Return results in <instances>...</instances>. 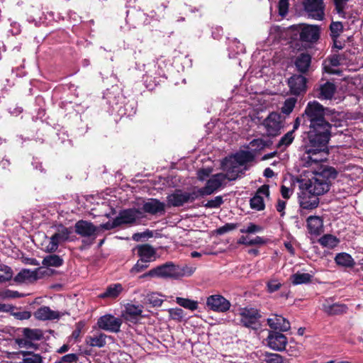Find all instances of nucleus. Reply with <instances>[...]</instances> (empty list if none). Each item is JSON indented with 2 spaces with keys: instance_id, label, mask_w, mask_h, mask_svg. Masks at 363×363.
<instances>
[{
  "instance_id": "obj_1",
  "label": "nucleus",
  "mask_w": 363,
  "mask_h": 363,
  "mask_svg": "<svg viewBox=\"0 0 363 363\" xmlns=\"http://www.w3.org/2000/svg\"><path fill=\"white\" fill-rule=\"evenodd\" d=\"M340 113L334 108L324 106L318 101H310L302 113L303 125L308 126L306 132L304 165L310 167L325 160L328 154V145L333 127L341 125Z\"/></svg>"
},
{
  "instance_id": "obj_2",
  "label": "nucleus",
  "mask_w": 363,
  "mask_h": 363,
  "mask_svg": "<svg viewBox=\"0 0 363 363\" xmlns=\"http://www.w3.org/2000/svg\"><path fill=\"white\" fill-rule=\"evenodd\" d=\"M338 174L335 168L330 166H321L320 169L315 172V176L301 184L302 189L313 196H320L327 193L333 182Z\"/></svg>"
},
{
  "instance_id": "obj_3",
  "label": "nucleus",
  "mask_w": 363,
  "mask_h": 363,
  "mask_svg": "<svg viewBox=\"0 0 363 363\" xmlns=\"http://www.w3.org/2000/svg\"><path fill=\"white\" fill-rule=\"evenodd\" d=\"M290 28L294 32V38L304 43H315L320 36V28L316 25L301 23L293 25Z\"/></svg>"
},
{
  "instance_id": "obj_4",
  "label": "nucleus",
  "mask_w": 363,
  "mask_h": 363,
  "mask_svg": "<svg viewBox=\"0 0 363 363\" xmlns=\"http://www.w3.org/2000/svg\"><path fill=\"white\" fill-rule=\"evenodd\" d=\"M22 337H17L14 339L15 343L20 348L34 349L38 348V345L35 341L41 340L43 338V332L38 328H23L21 329Z\"/></svg>"
},
{
  "instance_id": "obj_5",
  "label": "nucleus",
  "mask_w": 363,
  "mask_h": 363,
  "mask_svg": "<svg viewBox=\"0 0 363 363\" xmlns=\"http://www.w3.org/2000/svg\"><path fill=\"white\" fill-rule=\"evenodd\" d=\"M156 278L178 279L186 274V267H181L172 262H167L154 267Z\"/></svg>"
},
{
  "instance_id": "obj_6",
  "label": "nucleus",
  "mask_w": 363,
  "mask_h": 363,
  "mask_svg": "<svg viewBox=\"0 0 363 363\" xmlns=\"http://www.w3.org/2000/svg\"><path fill=\"white\" fill-rule=\"evenodd\" d=\"M240 324L247 328L257 330L260 324L259 320L262 315L259 311L255 308H243L239 313Z\"/></svg>"
},
{
  "instance_id": "obj_7",
  "label": "nucleus",
  "mask_w": 363,
  "mask_h": 363,
  "mask_svg": "<svg viewBox=\"0 0 363 363\" xmlns=\"http://www.w3.org/2000/svg\"><path fill=\"white\" fill-rule=\"evenodd\" d=\"M262 125L266 129L268 137H276L280 135L281 129L283 128L282 117L280 113L272 111L263 121Z\"/></svg>"
},
{
  "instance_id": "obj_8",
  "label": "nucleus",
  "mask_w": 363,
  "mask_h": 363,
  "mask_svg": "<svg viewBox=\"0 0 363 363\" xmlns=\"http://www.w3.org/2000/svg\"><path fill=\"white\" fill-rule=\"evenodd\" d=\"M145 218V215L140 208H130L120 211L116 218L118 226L122 225H133L137 220Z\"/></svg>"
},
{
  "instance_id": "obj_9",
  "label": "nucleus",
  "mask_w": 363,
  "mask_h": 363,
  "mask_svg": "<svg viewBox=\"0 0 363 363\" xmlns=\"http://www.w3.org/2000/svg\"><path fill=\"white\" fill-rule=\"evenodd\" d=\"M303 6L309 16L315 20L324 18L325 5L323 0H303Z\"/></svg>"
},
{
  "instance_id": "obj_10",
  "label": "nucleus",
  "mask_w": 363,
  "mask_h": 363,
  "mask_svg": "<svg viewBox=\"0 0 363 363\" xmlns=\"http://www.w3.org/2000/svg\"><path fill=\"white\" fill-rule=\"evenodd\" d=\"M97 325L99 328L104 330L118 333L122 325V320L121 318H116L111 314H106L98 319Z\"/></svg>"
},
{
  "instance_id": "obj_11",
  "label": "nucleus",
  "mask_w": 363,
  "mask_h": 363,
  "mask_svg": "<svg viewBox=\"0 0 363 363\" xmlns=\"http://www.w3.org/2000/svg\"><path fill=\"white\" fill-rule=\"evenodd\" d=\"M221 169L225 171L226 173L223 174L225 180L234 181L237 179L240 175L244 174L245 171L247 169L245 167L243 169H238L237 165L230 158L225 157L221 162Z\"/></svg>"
},
{
  "instance_id": "obj_12",
  "label": "nucleus",
  "mask_w": 363,
  "mask_h": 363,
  "mask_svg": "<svg viewBox=\"0 0 363 363\" xmlns=\"http://www.w3.org/2000/svg\"><path fill=\"white\" fill-rule=\"evenodd\" d=\"M262 195H264L267 198L269 197V186L264 184L259 187L252 198L250 200V206L252 209L260 211L265 208V203Z\"/></svg>"
},
{
  "instance_id": "obj_13",
  "label": "nucleus",
  "mask_w": 363,
  "mask_h": 363,
  "mask_svg": "<svg viewBox=\"0 0 363 363\" xmlns=\"http://www.w3.org/2000/svg\"><path fill=\"white\" fill-rule=\"evenodd\" d=\"M277 331H269L266 339L268 346L275 351H283L287 345V337L282 333Z\"/></svg>"
},
{
  "instance_id": "obj_14",
  "label": "nucleus",
  "mask_w": 363,
  "mask_h": 363,
  "mask_svg": "<svg viewBox=\"0 0 363 363\" xmlns=\"http://www.w3.org/2000/svg\"><path fill=\"white\" fill-rule=\"evenodd\" d=\"M74 231L82 238H91L98 235L99 227L90 221L79 220L74 224Z\"/></svg>"
},
{
  "instance_id": "obj_15",
  "label": "nucleus",
  "mask_w": 363,
  "mask_h": 363,
  "mask_svg": "<svg viewBox=\"0 0 363 363\" xmlns=\"http://www.w3.org/2000/svg\"><path fill=\"white\" fill-rule=\"evenodd\" d=\"M308 79L302 74H294L288 79V85L293 95L299 96L305 93Z\"/></svg>"
},
{
  "instance_id": "obj_16",
  "label": "nucleus",
  "mask_w": 363,
  "mask_h": 363,
  "mask_svg": "<svg viewBox=\"0 0 363 363\" xmlns=\"http://www.w3.org/2000/svg\"><path fill=\"white\" fill-rule=\"evenodd\" d=\"M166 204L157 199L150 198L147 201L144 202L141 208L143 213H149L150 215H163L165 213Z\"/></svg>"
},
{
  "instance_id": "obj_17",
  "label": "nucleus",
  "mask_w": 363,
  "mask_h": 363,
  "mask_svg": "<svg viewBox=\"0 0 363 363\" xmlns=\"http://www.w3.org/2000/svg\"><path fill=\"white\" fill-rule=\"evenodd\" d=\"M206 304L210 309L216 312H226L230 309V303L221 295H211L208 297Z\"/></svg>"
},
{
  "instance_id": "obj_18",
  "label": "nucleus",
  "mask_w": 363,
  "mask_h": 363,
  "mask_svg": "<svg viewBox=\"0 0 363 363\" xmlns=\"http://www.w3.org/2000/svg\"><path fill=\"white\" fill-rule=\"evenodd\" d=\"M267 322L273 331L286 332L291 328L289 321L280 315L273 314L271 318H267Z\"/></svg>"
},
{
  "instance_id": "obj_19",
  "label": "nucleus",
  "mask_w": 363,
  "mask_h": 363,
  "mask_svg": "<svg viewBox=\"0 0 363 363\" xmlns=\"http://www.w3.org/2000/svg\"><path fill=\"white\" fill-rule=\"evenodd\" d=\"M225 181L223 173L213 174L208 180L201 191L203 194L211 195L218 190Z\"/></svg>"
},
{
  "instance_id": "obj_20",
  "label": "nucleus",
  "mask_w": 363,
  "mask_h": 363,
  "mask_svg": "<svg viewBox=\"0 0 363 363\" xmlns=\"http://www.w3.org/2000/svg\"><path fill=\"white\" fill-rule=\"evenodd\" d=\"M315 97L320 100H330L333 98L336 91V86L334 83L326 82L320 84L315 90Z\"/></svg>"
},
{
  "instance_id": "obj_21",
  "label": "nucleus",
  "mask_w": 363,
  "mask_h": 363,
  "mask_svg": "<svg viewBox=\"0 0 363 363\" xmlns=\"http://www.w3.org/2000/svg\"><path fill=\"white\" fill-rule=\"evenodd\" d=\"M143 306L127 303L125 306V310L122 313L123 318L131 323H135L141 316L143 313Z\"/></svg>"
},
{
  "instance_id": "obj_22",
  "label": "nucleus",
  "mask_w": 363,
  "mask_h": 363,
  "mask_svg": "<svg viewBox=\"0 0 363 363\" xmlns=\"http://www.w3.org/2000/svg\"><path fill=\"white\" fill-rule=\"evenodd\" d=\"M185 191L180 189H176L172 194L167 196V206L171 207H182L186 203Z\"/></svg>"
},
{
  "instance_id": "obj_23",
  "label": "nucleus",
  "mask_w": 363,
  "mask_h": 363,
  "mask_svg": "<svg viewBox=\"0 0 363 363\" xmlns=\"http://www.w3.org/2000/svg\"><path fill=\"white\" fill-rule=\"evenodd\" d=\"M137 254L140 260L150 263L155 260L156 250L149 244H142L136 246Z\"/></svg>"
},
{
  "instance_id": "obj_24",
  "label": "nucleus",
  "mask_w": 363,
  "mask_h": 363,
  "mask_svg": "<svg viewBox=\"0 0 363 363\" xmlns=\"http://www.w3.org/2000/svg\"><path fill=\"white\" fill-rule=\"evenodd\" d=\"M312 57L308 52H301L294 60L295 67L301 74H306L308 72Z\"/></svg>"
},
{
  "instance_id": "obj_25",
  "label": "nucleus",
  "mask_w": 363,
  "mask_h": 363,
  "mask_svg": "<svg viewBox=\"0 0 363 363\" xmlns=\"http://www.w3.org/2000/svg\"><path fill=\"white\" fill-rule=\"evenodd\" d=\"M34 316L39 320H52L60 319L59 312L50 309L49 306H41L34 312Z\"/></svg>"
},
{
  "instance_id": "obj_26",
  "label": "nucleus",
  "mask_w": 363,
  "mask_h": 363,
  "mask_svg": "<svg viewBox=\"0 0 363 363\" xmlns=\"http://www.w3.org/2000/svg\"><path fill=\"white\" fill-rule=\"evenodd\" d=\"M344 57L342 55L333 54L327 57L323 63V70L328 74H338L340 71L333 69L332 67L340 65Z\"/></svg>"
},
{
  "instance_id": "obj_27",
  "label": "nucleus",
  "mask_w": 363,
  "mask_h": 363,
  "mask_svg": "<svg viewBox=\"0 0 363 363\" xmlns=\"http://www.w3.org/2000/svg\"><path fill=\"white\" fill-rule=\"evenodd\" d=\"M72 233L71 228H67L62 224L57 226V231L51 237V240H55L57 243L65 242L70 239V235Z\"/></svg>"
},
{
  "instance_id": "obj_28",
  "label": "nucleus",
  "mask_w": 363,
  "mask_h": 363,
  "mask_svg": "<svg viewBox=\"0 0 363 363\" xmlns=\"http://www.w3.org/2000/svg\"><path fill=\"white\" fill-rule=\"evenodd\" d=\"M307 228L311 235H319L322 232L323 220L316 216H310L307 218Z\"/></svg>"
},
{
  "instance_id": "obj_29",
  "label": "nucleus",
  "mask_w": 363,
  "mask_h": 363,
  "mask_svg": "<svg viewBox=\"0 0 363 363\" xmlns=\"http://www.w3.org/2000/svg\"><path fill=\"white\" fill-rule=\"evenodd\" d=\"M19 358L22 355V360L17 363H43V358L40 354H36L33 351H19L14 354Z\"/></svg>"
},
{
  "instance_id": "obj_30",
  "label": "nucleus",
  "mask_w": 363,
  "mask_h": 363,
  "mask_svg": "<svg viewBox=\"0 0 363 363\" xmlns=\"http://www.w3.org/2000/svg\"><path fill=\"white\" fill-rule=\"evenodd\" d=\"M300 207L306 210H313L316 208L319 205V199L316 196L311 194L303 195L299 198Z\"/></svg>"
},
{
  "instance_id": "obj_31",
  "label": "nucleus",
  "mask_w": 363,
  "mask_h": 363,
  "mask_svg": "<svg viewBox=\"0 0 363 363\" xmlns=\"http://www.w3.org/2000/svg\"><path fill=\"white\" fill-rule=\"evenodd\" d=\"M234 162L240 166H243L248 162H253L255 158V155L250 151L240 150L233 155Z\"/></svg>"
},
{
  "instance_id": "obj_32",
  "label": "nucleus",
  "mask_w": 363,
  "mask_h": 363,
  "mask_svg": "<svg viewBox=\"0 0 363 363\" xmlns=\"http://www.w3.org/2000/svg\"><path fill=\"white\" fill-rule=\"evenodd\" d=\"M108 336L102 333H97L93 335L86 336V344L91 347H104L106 345Z\"/></svg>"
},
{
  "instance_id": "obj_33",
  "label": "nucleus",
  "mask_w": 363,
  "mask_h": 363,
  "mask_svg": "<svg viewBox=\"0 0 363 363\" xmlns=\"http://www.w3.org/2000/svg\"><path fill=\"white\" fill-rule=\"evenodd\" d=\"M123 288L121 284L117 283L111 284L104 291V292L100 294L99 297L100 298H116L118 297L120 294L123 291Z\"/></svg>"
},
{
  "instance_id": "obj_34",
  "label": "nucleus",
  "mask_w": 363,
  "mask_h": 363,
  "mask_svg": "<svg viewBox=\"0 0 363 363\" xmlns=\"http://www.w3.org/2000/svg\"><path fill=\"white\" fill-rule=\"evenodd\" d=\"M335 262L338 266L345 268H352L356 264L352 257L347 252L337 253Z\"/></svg>"
},
{
  "instance_id": "obj_35",
  "label": "nucleus",
  "mask_w": 363,
  "mask_h": 363,
  "mask_svg": "<svg viewBox=\"0 0 363 363\" xmlns=\"http://www.w3.org/2000/svg\"><path fill=\"white\" fill-rule=\"evenodd\" d=\"M324 311L328 315H335L345 313L348 309L345 304L333 303L330 305H323Z\"/></svg>"
},
{
  "instance_id": "obj_36",
  "label": "nucleus",
  "mask_w": 363,
  "mask_h": 363,
  "mask_svg": "<svg viewBox=\"0 0 363 363\" xmlns=\"http://www.w3.org/2000/svg\"><path fill=\"white\" fill-rule=\"evenodd\" d=\"M42 264L46 267H60L64 264V260L60 255L52 254L45 256L43 259Z\"/></svg>"
},
{
  "instance_id": "obj_37",
  "label": "nucleus",
  "mask_w": 363,
  "mask_h": 363,
  "mask_svg": "<svg viewBox=\"0 0 363 363\" xmlns=\"http://www.w3.org/2000/svg\"><path fill=\"white\" fill-rule=\"evenodd\" d=\"M38 272H33V270L23 269L19 272L14 277L13 280L17 283H23L26 280L34 279L36 280V274Z\"/></svg>"
},
{
  "instance_id": "obj_38",
  "label": "nucleus",
  "mask_w": 363,
  "mask_h": 363,
  "mask_svg": "<svg viewBox=\"0 0 363 363\" xmlns=\"http://www.w3.org/2000/svg\"><path fill=\"white\" fill-rule=\"evenodd\" d=\"M318 242L322 246L333 249L339 244L340 240L335 235L325 234L319 239Z\"/></svg>"
},
{
  "instance_id": "obj_39",
  "label": "nucleus",
  "mask_w": 363,
  "mask_h": 363,
  "mask_svg": "<svg viewBox=\"0 0 363 363\" xmlns=\"http://www.w3.org/2000/svg\"><path fill=\"white\" fill-rule=\"evenodd\" d=\"M312 276L308 273H295L291 276V280L294 285L308 284L311 281Z\"/></svg>"
},
{
  "instance_id": "obj_40",
  "label": "nucleus",
  "mask_w": 363,
  "mask_h": 363,
  "mask_svg": "<svg viewBox=\"0 0 363 363\" xmlns=\"http://www.w3.org/2000/svg\"><path fill=\"white\" fill-rule=\"evenodd\" d=\"M176 303L184 308L195 311L198 308V302L186 298L177 297Z\"/></svg>"
},
{
  "instance_id": "obj_41",
  "label": "nucleus",
  "mask_w": 363,
  "mask_h": 363,
  "mask_svg": "<svg viewBox=\"0 0 363 363\" xmlns=\"http://www.w3.org/2000/svg\"><path fill=\"white\" fill-rule=\"evenodd\" d=\"M294 139V130H290L281 138L276 147L277 149L281 148L282 146L287 147L293 143Z\"/></svg>"
},
{
  "instance_id": "obj_42",
  "label": "nucleus",
  "mask_w": 363,
  "mask_h": 363,
  "mask_svg": "<svg viewBox=\"0 0 363 363\" xmlns=\"http://www.w3.org/2000/svg\"><path fill=\"white\" fill-rule=\"evenodd\" d=\"M296 103L295 98H289L285 100L282 107L281 108V113L289 115L294 110Z\"/></svg>"
},
{
  "instance_id": "obj_43",
  "label": "nucleus",
  "mask_w": 363,
  "mask_h": 363,
  "mask_svg": "<svg viewBox=\"0 0 363 363\" xmlns=\"http://www.w3.org/2000/svg\"><path fill=\"white\" fill-rule=\"evenodd\" d=\"M150 263L145 262L140 259H138L133 267L130 269V274L135 275L143 272L149 267Z\"/></svg>"
},
{
  "instance_id": "obj_44",
  "label": "nucleus",
  "mask_w": 363,
  "mask_h": 363,
  "mask_svg": "<svg viewBox=\"0 0 363 363\" xmlns=\"http://www.w3.org/2000/svg\"><path fill=\"white\" fill-rule=\"evenodd\" d=\"M330 36L333 39L339 37L340 33L343 30V25L341 22H332L330 25Z\"/></svg>"
},
{
  "instance_id": "obj_45",
  "label": "nucleus",
  "mask_w": 363,
  "mask_h": 363,
  "mask_svg": "<svg viewBox=\"0 0 363 363\" xmlns=\"http://www.w3.org/2000/svg\"><path fill=\"white\" fill-rule=\"evenodd\" d=\"M0 272H4V276H0V283H5L12 279L13 271L10 267L0 264Z\"/></svg>"
},
{
  "instance_id": "obj_46",
  "label": "nucleus",
  "mask_w": 363,
  "mask_h": 363,
  "mask_svg": "<svg viewBox=\"0 0 363 363\" xmlns=\"http://www.w3.org/2000/svg\"><path fill=\"white\" fill-rule=\"evenodd\" d=\"M264 361L267 363H283L284 358L279 354L265 352Z\"/></svg>"
},
{
  "instance_id": "obj_47",
  "label": "nucleus",
  "mask_w": 363,
  "mask_h": 363,
  "mask_svg": "<svg viewBox=\"0 0 363 363\" xmlns=\"http://www.w3.org/2000/svg\"><path fill=\"white\" fill-rule=\"evenodd\" d=\"M337 13L342 18H345V9L349 0H333Z\"/></svg>"
},
{
  "instance_id": "obj_48",
  "label": "nucleus",
  "mask_w": 363,
  "mask_h": 363,
  "mask_svg": "<svg viewBox=\"0 0 363 363\" xmlns=\"http://www.w3.org/2000/svg\"><path fill=\"white\" fill-rule=\"evenodd\" d=\"M223 199L221 196H217L213 199L208 201L207 203H203V206L208 208H217L223 203Z\"/></svg>"
},
{
  "instance_id": "obj_49",
  "label": "nucleus",
  "mask_w": 363,
  "mask_h": 363,
  "mask_svg": "<svg viewBox=\"0 0 363 363\" xmlns=\"http://www.w3.org/2000/svg\"><path fill=\"white\" fill-rule=\"evenodd\" d=\"M238 223H228L216 229V233L217 235H222L225 233H227L231 230L236 229L238 227Z\"/></svg>"
},
{
  "instance_id": "obj_50",
  "label": "nucleus",
  "mask_w": 363,
  "mask_h": 363,
  "mask_svg": "<svg viewBox=\"0 0 363 363\" xmlns=\"http://www.w3.org/2000/svg\"><path fill=\"white\" fill-rule=\"evenodd\" d=\"M169 313L170 318L174 320L182 321L184 318V312L179 308L169 309Z\"/></svg>"
},
{
  "instance_id": "obj_51",
  "label": "nucleus",
  "mask_w": 363,
  "mask_h": 363,
  "mask_svg": "<svg viewBox=\"0 0 363 363\" xmlns=\"http://www.w3.org/2000/svg\"><path fill=\"white\" fill-rule=\"evenodd\" d=\"M202 189H203V187L198 189L196 191L194 190L191 192L185 191V195L186 197V203L193 202L200 196H207V194H203L201 192L202 191Z\"/></svg>"
},
{
  "instance_id": "obj_52",
  "label": "nucleus",
  "mask_w": 363,
  "mask_h": 363,
  "mask_svg": "<svg viewBox=\"0 0 363 363\" xmlns=\"http://www.w3.org/2000/svg\"><path fill=\"white\" fill-rule=\"evenodd\" d=\"M263 228L262 226L250 223L247 228H242L240 231L242 233L250 234L261 232Z\"/></svg>"
},
{
  "instance_id": "obj_53",
  "label": "nucleus",
  "mask_w": 363,
  "mask_h": 363,
  "mask_svg": "<svg viewBox=\"0 0 363 363\" xmlns=\"http://www.w3.org/2000/svg\"><path fill=\"white\" fill-rule=\"evenodd\" d=\"M289 0H279L278 3L279 14L285 16L289 11Z\"/></svg>"
},
{
  "instance_id": "obj_54",
  "label": "nucleus",
  "mask_w": 363,
  "mask_h": 363,
  "mask_svg": "<svg viewBox=\"0 0 363 363\" xmlns=\"http://www.w3.org/2000/svg\"><path fill=\"white\" fill-rule=\"evenodd\" d=\"M11 314L16 319H18L20 320H28L31 317V313L30 311H17V312H13L11 311Z\"/></svg>"
},
{
  "instance_id": "obj_55",
  "label": "nucleus",
  "mask_w": 363,
  "mask_h": 363,
  "mask_svg": "<svg viewBox=\"0 0 363 363\" xmlns=\"http://www.w3.org/2000/svg\"><path fill=\"white\" fill-rule=\"evenodd\" d=\"M60 360L63 363H77L79 360V357L77 354L70 353L61 357Z\"/></svg>"
},
{
  "instance_id": "obj_56",
  "label": "nucleus",
  "mask_w": 363,
  "mask_h": 363,
  "mask_svg": "<svg viewBox=\"0 0 363 363\" xmlns=\"http://www.w3.org/2000/svg\"><path fill=\"white\" fill-rule=\"evenodd\" d=\"M281 286V284L277 280H270L267 284V291L273 293L278 291Z\"/></svg>"
},
{
  "instance_id": "obj_57",
  "label": "nucleus",
  "mask_w": 363,
  "mask_h": 363,
  "mask_svg": "<svg viewBox=\"0 0 363 363\" xmlns=\"http://www.w3.org/2000/svg\"><path fill=\"white\" fill-rule=\"evenodd\" d=\"M263 139L262 138H257L253 139L251 140L249 143V146H250L252 148H253V150L255 152H259L261 150H263Z\"/></svg>"
},
{
  "instance_id": "obj_58",
  "label": "nucleus",
  "mask_w": 363,
  "mask_h": 363,
  "mask_svg": "<svg viewBox=\"0 0 363 363\" xmlns=\"http://www.w3.org/2000/svg\"><path fill=\"white\" fill-rule=\"evenodd\" d=\"M98 227H99V231L100 230H110L111 229L118 228L119 226H118V223H117L116 219L114 218L112 223H111L110 221H108L105 223L101 224Z\"/></svg>"
},
{
  "instance_id": "obj_59",
  "label": "nucleus",
  "mask_w": 363,
  "mask_h": 363,
  "mask_svg": "<svg viewBox=\"0 0 363 363\" xmlns=\"http://www.w3.org/2000/svg\"><path fill=\"white\" fill-rule=\"evenodd\" d=\"M267 242V239L262 237L257 236L256 238L251 239L248 241V246L263 245H265Z\"/></svg>"
},
{
  "instance_id": "obj_60",
  "label": "nucleus",
  "mask_w": 363,
  "mask_h": 363,
  "mask_svg": "<svg viewBox=\"0 0 363 363\" xmlns=\"http://www.w3.org/2000/svg\"><path fill=\"white\" fill-rule=\"evenodd\" d=\"M211 172V170L210 169H200L197 172L198 179L200 181H204L207 177H209Z\"/></svg>"
},
{
  "instance_id": "obj_61",
  "label": "nucleus",
  "mask_w": 363,
  "mask_h": 363,
  "mask_svg": "<svg viewBox=\"0 0 363 363\" xmlns=\"http://www.w3.org/2000/svg\"><path fill=\"white\" fill-rule=\"evenodd\" d=\"M286 206V202L280 199H278L277 203L276 205L277 211L280 213V216L283 217L285 215V208Z\"/></svg>"
},
{
  "instance_id": "obj_62",
  "label": "nucleus",
  "mask_w": 363,
  "mask_h": 363,
  "mask_svg": "<svg viewBox=\"0 0 363 363\" xmlns=\"http://www.w3.org/2000/svg\"><path fill=\"white\" fill-rule=\"evenodd\" d=\"M152 236H153L152 231H151L150 230H145L143 233L134 234L133 238L135 240L138 241L139 239L141 238H146V237L147 238H152Z\"/></svg>"
},
{
  "instance_id": "obj_63",
  "label": "nucleus",
  "mask_w": 363,
  "mask_h": 363,
  "mask_svg": "<svg viewBox=\"0 0 363 363\" xmlns=\"http://www.w3.org/2000/svg\"><path fill=\"white\" fill-rule=\"evenodd\" d=\"M59 243H57L55 240L50 241V243L47 245L45 251L47 252H55L57 251L59 247Z\"/></svg>"
},
{
  "instance_id": "obj_64",
  "label": "nucleus",
  "mask_w": 363,
  "mask_h": 363,
  "mask_svg": "<svg viewBox=\"0 0 363 363\" xmlns=\"http://www.w3.org/2000/svg\"><path fill=\"white\" fill-rule=\"evenodd\" d=\"M96 237V236H92L91 238H89V239H83L82 240V245L79 247V249L81 250H83L84 249L86 248V247L91 245L94 242Z\"/></svg>"
}]
</instances>
